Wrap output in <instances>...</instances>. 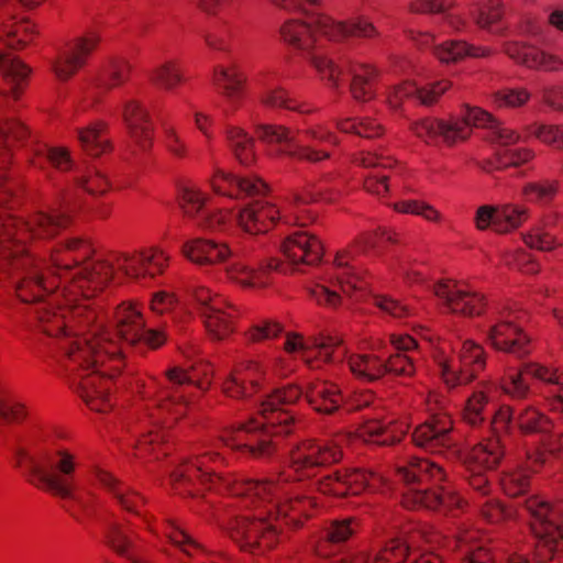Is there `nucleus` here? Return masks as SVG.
Returning a JSON list of instances; mask_svg holds the SVG:
<instances>
[{"label": "nucleus", "instance_id": "1", "mask_svg": "<svg viewBox=\"0 0 563 563\" xmlns=\"http://www.w3.org/2000/svg\"><path fill=\"white\" fill-rule=\"evenodd\" d=\"M74 211L67 198H60L47 211L33 214L27 221L0 216V269L9 279L19 299L36 305L59 288L69 305L71 321L87 324L95 313L87 306L75 305L76 296L89 299L111 278L113 267L108 262H90L93 253L88 241L73 238L52 252L49 266L30 254L24 243L29 238L48 239L70 223Z\"/></svg>", "mask_w": 563, "mask_h": 563}, {"label": "nucleus", "instance_id": "2", "mask_svg": "<svg viewBox=\"0 0 563 563\" xmlns=\"http://www.w3.org/2000/svg\"><path fill=\"white\" fill-rule=\"evenodd\" d=\"M224 464L223 455L212 449H205L190 459L181 462L172 473V483L177 494L198 497L205 490L228 493L243 499L245 507L255 509L253 516H240L231 521L228 530L230 538L244 552L263 554L272 550L280 540L283 527L276 520L269 504L280 492L273 489L269 498L240 494L239 484L263 483V481L245 479L236 474H221L219 468Z\"/></svg>", "mask_w": 563, "mask_h": 563}, {"label": "nucleus", "instance_id": "3", "mask_svg": "<svg viewBox=\"0 0 563 563\" xmlns=\"http://www.w3.org/2000/svg\"><path fill=\"white\" fill-rule=\"evenodd\" d=\"M34 314L44 333L58 338V349L62 353L59 361L68 371L85 373L95 368L92 373L78 374L79 380L75 378L73 385L77 384L81 398L92 410H108L111 407L107 398L111 378L99 367L104 364L106 358L117 354L114 345L108 342L104 334L91 339L78 334L70 336L64 331L70 327L65 309L57 313L52 309L35 308Z\"/></svg>", "mask_w": 563, "mask_h": 563}, {"label": "nucleus", "instance_id": "4", "mask_svg": "<svg viewBox=\"0 0 563 563\" xmlns=\"http://www.w3.org/2000/svg\"><path fill=\"white\" fill-rule=\"evenodd\" d=\"M301 396V387L295 384L275 389L262 401L256 417L223 429L219 441L230 450L256 459L273 455L277 450V439L289 435L296 427L295 416L279 406L292 405Z\"/></svg>", "mask_w": 563, "mask_h": 563}, {"label": "nucleus", "instance_id": "5", "mask_svg": "<svg viewBox=\"0 0 563 563\" xmlns=\"http://www.w3.org/2000/svg\"><path fill=\"white\" fill-rule=\"evenodd\" d=\"M11 450L16 465L26 472L31 484L64 500H73L85 508L84 500L75 492L76 460L71 453L66 450H56L37 455L20 440L12 444Z\"/></svg>", "mask_w": 563, "mask_h": 563}, {"label": "nucleus", "instance_id": "6", "mask_svg": "<svg viewBox=\"0 0 563 563\" xmlns=\"http://www.w3.org/2000/svg\"><path fill=\"white\" fill-rule=\"evenodd\" d=\"M342 451L332 441L306 440L291 450L289 464L286 470L273 478L264 479L263 483L239 484L240 494H249L269 498L273 489L283 490L284 484L303 481L316 475L317 470L322 466L339 462Z\"/></svg>", "mask_w": 563, "mask_h": 563}, {"label": "nucleus", "instance_id": "7", "mask_svg": "<svg viewBox=\"0 0 563 563\" xmlns=\"http://www.w3.org/2000/svg\"><path fill=\"white\" fill-rule=\"evenodd\" d=\"M350 251L338 252L333 261L335 272L307 284V294L316 305L336 309L343 305L344 297L352 298L366 290L365 278L361 272L350 266Z\"/></svg>", "mask_w": 563, "mask_h": 563}, {"label": "nucleus", "instance_id": "8", "mask_svg": "<svg viewBox=\"0 0 563 563\" xmlns=\"http://www.w3.org/2000/svg\"><path fill=\"white\" fill-rule=\"evenodd\" d=\"M525 506L531 516V528L538 538L534 559L539 563H547L555 553H563V519L559 509L543 497L531 496Z\"/></svg>", "mask_w": 563, "mask_h": 563}, {"label": "nucleus", "instance_id": "9", "mask_svg": "<svg viewBox=\"0 0 563 563\" xmlns=\"http://www.w3.org/2000/svg\"><path fill=\"white\" fill-rule=\"evenodd\" d=\"M432 292L449 313L476 318L487 311L486 295L464 280L440 279L433 284Z\"/></svg>", "mask_w": 563, "mask_h": 563}, {"label": "nucleus", "instance_id": "10", "mask_svg": "<svg viewBox=\"0 0 563 563\" xmlns=\"http://www.w3.org/2000/svg\"><path fill=\"white\" fill-rule=\"evenodd\" d=\"M418 534L430 549H422L415 544V536L410 540L400 538L390 539L382 548V560L387 563H442L440 555L433 549L445 545V538L433 527L424 526Z\"/></svg>", "mask_w": 563, "mask_h": 563}, {"label": "nucleus", "instance_id": "11", "mask_svg": "<svg viewBox=\"0 0 563 563\" xmlns=\"http://www.w3.org/2000/svg\"><path fill=\"white\" fill-rule=\"evenodd\" d=\"M520 312L503 309L486 333V343L498 352L523 357L530 354L531 340L522 329L519 319Z\"/></svg>", "mask_w": 563, "mask_h": 563}, {"label": "nucleus", "instance_id": "12", "mask_svg": "<svg viewBox=\"0 0 563 563\" xmlns=\"http://www.w3.org/2000/svg\"><path fill=\"white\" fill-rule=\"evenodd\" d=\"M437 363L445 385L455 387L472 383L486 367V352L479 343L465 340L455 360L443 354L438 355Z\"/></svg>", "mask_w": 563, "mask_h": 563}, {"label": "nucleus", "instance_id": "13", "mask_svg": "<svg viewBox=\"0 0 563 563\" xmlns=\"http://www.w3.org/2000/svg\"><path fill=\"white\" fill-rule=\"evenodd\" d=\"M165 376L175 387L163 388L150 399L151 406L158 411V415L150 412V417L154 420L153 423L162 422L166 428H170L187 411L189 400L180 393L179 387L189 385V368L173 366L165 372Z\"/></svg>", "mask_w": 563, "mask_h": 563}, {"label": "nucleus", "instance_id": "14", "mask_svg": "<svg viewBox=\"0 0 563 563\" xmlns=\"http://www.w3.org/2000/svg\"><path fill=\"white\" fill-rule=\"evenodd\" d=\"M257 137L268 144L288 143L285 155L302 163L319 164L331 158L325 147L310 144L291 143L292 132L289 128L278 124H260L255 129Z\"/></svg>", "mask_w": 563, "mask_h": 563}, {"label": "nucleus", "instance_id": "15", "mask_svg": "<svg viewBox=\"0 0 563 563\" xmlns=\"http://www.w3.org/2000/svg\"><path fill=\"white\" fill-rule=\"evenodd\" d=\"M504 54L516 65L530 70L559 73L563 70V57L527 41H507Z\"/></svg>", "mask_w": 563, "mask_h": 563}, {"label": "nucleus", "instance_id": "16", "mask_svg": "<svg viewBox=\"0 0 563 563\" xmlns=\"http://www.w3.org/2000/svg\"><path fill=\"white\" fill-rule=\"evenodd\" d=\"M284 493L285 487L274 497L269 507L282 527L299 529L316 515L319 508L318 499L303 493H291L279 498V495Z\"/></svg>", "mask_w": 563, "mask_h": 563}, {"label": "nucleus", "instance_id": "17", "mask_svg": "<svg viewBox=\"0 0 563 563\" xmlns=\"http://www.w3.org/2000/svg\"><path fill=\"white\" fill-rule=\"evenodd\" d=\"M266 371L257 360H246L235 365L222 384V393L232 399H245L262 388Z\"/></svg>", "mask_w": 563, "mask_h": 563}, {"label": "nucleus", "instance_id": "18", "mask_svg": "<svg viewBox=\"0 0 563 563\" xmlns=\"http://www.w3.org/2000/svg\"><path fill=\"white\" fill-rule=\"evenodd\" d=\"M314 26L322 36L333 42H341L349 37L372 40L379 36V31L372 21L362 15L346 21H336L330 15L318 14Z\"/></svg>", "mask_w": 563, "mask_h": 563}, {"label": "nucleus", "instance_id": "19", "mask_svg": "<svg viewBox=\"0 0 563 563\" xmlns=\"http://www.w3.org/2000/svg\"><path fill=\"white\" fill-rule=\"evenodd\" d=\"M211 84L228 102L227 113H234L244 97L247 76L236 63L217 64L212 68Z\"/></svg>", "mask_w": 563, "mask_h": 563}, {"label": "nucleus", "instance_id": "20", "mask_svg": "<svg viewBox=\"0 0 563 563\" xmlns=\"http://www.w3.org/2000/svg\"><path fill=\"white\" fill-rule=\"evenodd\" d=\"M407 11L415 15L442 14L444 25L455 33L470 29V14L457 0H410Z\"/></svg>", "mask_w": 563, "mask_h": 563}, {"label": "nucleus", "instance_id": "21", "mask_svg": "<svg viewBox=\"0 0 563 563\" xmlns=\"http://www.w3.org/2000/svg\"><path fill=\"white\" fill-rule=\"evenodd\" d=\"M99 41L100 36L91 31L69 43L51 63L55 76L59 80L69 79L85 65L87 57L97 47Z\"/></svg>", "mask_w": 563, "mask_h": 563}, {"label": "nucleus", "instance_id": "22", "mask_svg": "<svg viewBox=\"0 0 563 563\" xmlns=\"http://www.w3.org/2000/svg\"><path fill=\"white\" fill-rule=\"evenodd\" d=\"M209 185L216 195L234 199L263 195L268 189L266 183L255 175L238 177L219 167L213 169L209 178Z\"/></svg>", "mask_w": 563, "mask_h": 563}, {"label": "nucleus", "instance_id": "23", "mask_svg": "<svg viewBox=\"0 0 563 563\" xmlns=\"http://www.w3.org/2000/svg\"><path fill=\"white\" fill-rule=\"evenodd\" d=\"M181 254L194 265L206 267L227 264L234 252L227 242L195 238L183 244Z\"/></svg>", "mask_w": 563, "mask_h": 563}, {"label": "nucleus", "instance_id": "24", "mask_svg": "<svg viewBox=\"0 0 563 563\" xmlns=\"http://www.w3.org/2000/svg\"><path fill=\"white\" fill-rule=\"evenodd\" d=\"M452 430L451 417L446 412H439L415 429L412 441L417 446L438 452L442 448L453 445Z\"/></svg>", "mask_w": 563, "mask_h": 563}, {"label": "nucleus", "instance_id": "25", "mask_svg": "<svg viewBox=\"0 0 563 563\" xmlns=\"http://www.w3.org/2000/svg\"><path fill=\"white\" fill-rule=\"evenodd\" d=\"M360 530V522L355 517H345L330 520L324 525L314 542L313 551L318 556L329 558L338 549L351 540Z\"/></svg>", "mask_w": 563, "mask_h": 563}, {"label": "nucleus", "instance_id": "26", "mask_svg": "<svg viewBox=\"0 0 563 563\" xmlns=\"http://www.w3.org/2000/svg\"><path fill=\"white\" fill-rule=\"evenodd\" d=\"M165 537L195 563H229L223 552L213 551L192 539L185 529L175 521H168L164 529Z\"/></svg>", "mask_w": 563, "mask_h": 563}, {"label": "nucleus", "instance_id": "27", "mask_svg": "<svg viewBox=\"0 0 563 563\" xmlns=\"http://www.w3.org/2000/svg\"><path fill=\"white\" fill-rule=\"evenodd\" d=\"M282 252L295 265H314L320 262L323 255V245L316 234L308 231H297L284 240Z\"/></svg>", "mask_w": 563, "mask_h": 563}, {"label": "nucleus", "instance_id": "28", "mask_svg": "<svg viewBox=\"0 0 563 563\" xmlns=\"http://www.w3.org/2000/svg\"><path fill=\"white\" fill-rule=\"evenodd\" d=\"M279 218L280 212L274 203L256 200L240 210L236 222L245 233L262 234L268 232Z\"/></svg>", "mask_w": 563, "mask_h": 563}, {"label": "nucleus", "instance_id": "29", "mask_svg": "<svg viewBox=\"0 0 563 563\" xmlns=\"http://www.w3.org/2000/svg\"><path fill=\"white\" fill-rule=\"evenodd\" d=\"M351 74L350 93L357 102H369L375 99L380 76L378 68L369 63L349 62Z\"/></svg>", "mask_w": 563, "mask_h": 563}, {"label": "nucleus", "instance_id": "30", "mask_svg": "<svg viewBox=\"0 0 563 563\" xmlns=\"http://www.w3.org/2000/svg\"><path fill=\"white\" fill-rule=\"evenodd\" d=\"M316 16L311 22L302 19H287L278 29V40L295 51H309L316 44V34L320 32L314 26Z\"/></svg>", "mask_w": 563, "mask_h": 563}, {"label": "nucleus", "instance_id": "31", "mask_svg": "<svg viewBox=\"0 0 563 563\" xmlns=\"http://www.w3.org/2000/svg\"><path fill=\"white\" fill-rule=\"evenodd\" d=\"M495 54L489 46L464 40H446L433 46V56L442 64H456L465 58H488Z\"/></svg>", "mask_w": 563, "mask_h": 563}, {"label": "nucleus", "instance_id": "32", "mask_svg": "<svg viewBox=\"0 0 563 563\" xmlns=\"http://www.w3.org/2000/svg\"><path fill=\"white\" fill-rule=\"evenodd\" d=\"M505 456V449L499 438L484 439L464 456V463L468 471L495 470Z\"/></svg>", "mask_w": 563, "mask_h": 563}, {"label": "nucleus", "instance_id": "33", "mask_svg": "<svg viewBox=\"0 0 563 563\" xmlns=\"http://www.w3.org/2000/svg\"><path fill=\"white\" fill-rule=\"evenodd\" d=\"M305 397L316 411L332 413L340 408L343 396L338 385L322 379L307 384Z\"/></svg>", "mask_w": 563, "mask_h": 563}, {"label": "nucleus", "instance_id": "34", "mask_svg": "<svg viewBox=\"0 0 563 563\" xmlns=\"http://www.w3.org/2000/svg\"><path fill=\"white\" fill-rule=\"evenodd\" d=\"M397 472L407 485L440 483L445 479V472L437 462L429 459L411 457Z\"/></svg>", "mask_w": 563, "mask_h": 563}, {"label": "nucleus", "instance_id": "35", "mask_svg": "<svg viewBox=\"0 0 563 563\" xmlns=\"http://www.w3.org/2000/svg\"><path fill=\"white\" fill-rule=\"evenodd\" d=\"M342 345L343 339L339 335L310 336L309 350L301 361L311 371L321 369L323 365L333 363L334 353Z\"/></svg>", "mask_w": 563, "mask_h": 563}, {"label": "nucleus", "instance_id": "36", "mask_svg": "<svg viewBox=\"0 0 563 563\" xmlns=\"http://www.w3.org/2000/svg\"><path fill=\"white\" fill-rule=\"evenodd\" d=\"M210 200V195L198 184L185 180L177 186L176 201L183 216L196 220Z\"/></svg>", "mask_w": 563, "mask_h": 563}, {"label": "nucleus", "instance_id": "37", "mask_svg": "<svg viewBox=\"0 0 563 563\" xmlns=\"http://www.w3.org/2000/svg\"><path fill=\"white\" fill-rule=\"evenodd\" d=\"M346 364L351 374L363 383H373L386 375L385 360L374 353H353Z\"/></svg>", "mask_w": 563, "mask_h": 563}, {"label": "nucleus", "instance_id": "38", "mask_svg": "<svg viewBox=\"0 0 563 563\" xmlns=\"http://www.w3.org/2000/svg\"><path fill=\"white\" fill-rule=\"evenodd\" d=\"M346 496L360 495L364 492L384 493L388 486L387 479L379 473L363 468H343Z\"/></svg>", "mask_w": 563, "mask_h": 563}, {"label": "nucleus", "instance_id": "39", "mask_svg": "<svg viewBox=\"0 0 563 563\" xmlns=\"http://www.w3.org/2000/svg\"><path fill=\"white\" fill-rule=\"evenodd\" d=\"M147 79L154 87L174 91L187 81L180 59H167L154 66L147 74Z\"/></svg>", "mask_w": 563, "mask_h": 563}, {"label": "nucleus", "instance_id": "40", "mask_svg": "<svg viewBox=\"0 0 563 563\" xmlns=\"http://www.w3.org/2000/svg\"><path fill=\"white\" fill-rule=\"evenodd\" d=\"M224 275L228 280L243 289L258 290L271 285V278L266 277L263 271H257L241 261L227 263Z\"/></svg>", "mask_w": 563, "mask_h": 563}, {"label": "nucleus", "instance_id": "41", "mask_svg": "<svg viewBox=\"0 0 563 563\" xmlns=\"http://www.w3.org/2000/svg\"><path fill=\"white\" fill-rule=\"evenodd\" d=\"M27 134V129L19 121L9 118L0 119V142L5 143L4 148L0 147V189H3L5 196L11 194V189L2 185V174L10 162L9 145L11 141L22 142ZM2 202L3 199L0 198V203Z\"/></svg>", "mask_w": 563, "mask_h": 563}, {"label": "nucleus", "instance_id": "42", "mask_svg": "<svg viewBox=\"0 0 563 563\" xmlns=\"http://www.w3.org/2000/svg\"><path fill=\"white\" fill-rule=\"evenodd\" d=\"M30 71V68L20 59L0 52V78L9 87L8 92L14 99H16L22 91ZM2 93H7V90H3Z\"/></svg>", "mask_w": 563, "mask_h": 563}, {"label": "nucleus", "instance_id": "43", "mask_svg": "<svg viewBox=\"0 0 563 563\" xmlns=\"http://www.w3.org/2000/svg\"><path fill=\"white\" fill-rule=\"evenodd\" d=\"M464 9L470 14V23L473 21L478 29L485 31L490 30L505 16L503 0H474L470 9Z\"/></svg>", "mask_w": 563, "mask_h": 563}, {"label": "nucleus", "instance_id": "44", "mask_svg": "<svg viewBox=\"0 0 563 563\" xmlns=\"http://www.w3.org/2000/svg\"><path fill=\"white\" fill-rule=\"evenodd\" d=\"M208 336L213 341L228 339L235 330V309L229 302V307L205 313L202 317Z\"/></svg>", "mask_w": 563, "mask_h": 563}, {"label": "nucleus", "instance_id": "45", "mask_svg": "<svg viewBox=\"0 0 563 563\" xmlns=\"http://www.w3.org/2000/svg\"><path fill=\"white\" fill-rule=\"evenodd\" d=\"M228 146L236 161L244 166H251L256 161L254 140L244 129L229 124L224 129Z\"/></svg>", "mask_w": 563, "mask_h": 563}, {"label": "nucleus", "instance_id": "46", "mask_svg": "<svg viewBox=\"0 0 563 563\" xmlns=\"http://www.w3.org/2000/svg\"><path fill=\"white\" fill-rule=\"evenodd\" d=\"M136 533L129 527L111 523L107 530L109 545L129 563L137 562V544L134 541Z\"/></svg>", "mask_w": 563, "mask_h": 563}, {"label": "nucleus", "instance_id": "47", "mask_svg": "<svg viewBox=\"0 0 563 563\" xmlns=\"http://www.w3.org/2000/svg\"><path fill=\"white\" fill-rule=\"evenodd\" d=\"M350 60L336 62L333 58L314 54L310 57V65L317 71L319 78L332 90H340L344 82V67Z\"/></svg>", "mask_w": 563, "mask_h": 563}, {"label": "nucleus", "instance_id": "48", "mask_svg": "<svg viewBox=\"0 0 563 563\" xmlns=\"http://www.w3.org/2000/svg\"><path fill=\"white\" fill-rule=\"evenodd\" d=\"M140 316L141 311L136 303H122L117 310V334L128 345H135L141 338Z\"/></svg>", "mask_w": 563, "mask_h": 563}, {"label": "nucleus", "instance_id": "49", "mask_svg": "<svg viewBox=\"0 0 563 563\" xmlns=\"http://www.w3.org/2000/svg\"><path fill=\"white\" fill-rule=\"evenodd\" d=\"M536 153L529 147L507 148L496 154V163L486 159L478 163V167L485 173L501 170L508 167H520L533 161Z\"/></svg>", "mask_w": 563, "mask_h": 563}, {"label": "nucleus", "instance_id": "50", "mask_svg": "<svg viewBox=\"0 0 563 563\" xmlns=\"http://www.w3.org/2000/svg\"><path fill=\"white\" fill-rule=\"evenodd\" d=\"M530 218V209L520 203H504L497 206V222L495 232L507 234L521 228Z\"/></svg>", "mask_w": 563, "mask_h": 563}, {"label": "nucleus", "instance_id": "51", "mask_svg": "<svg viewBox=\"0 0 563 563\" xmlns=\"http://www.w3.org/2000/svg\"><path fill=\"white\" fill-rule=\"evenodd\" d=\"M563 455V432L553 433L541 440L540 445L527 459L534 471H539L551 460H558Z\"/></svg>", "mask_w": 563, "mask_h": 563}, {"label": "nucleus", "instance_id": "52", "mask_svg": "<svg viewBox=\"0 0 563 563\" xmlns=\"http://www.w3.org/2000/svg\"><path fill=\"white\" fill-rule=\"evenodd\" d=\"M441 487L416 488L408 487L402 494L401 504L405 508L417 510H439L441 506Z\"/></svg>", "mask_w": 563, "mask_h": 563}, {"label": "nucleus", "instance_id": "53", "mask_svg": "<svg viewBox=\"0 0 563 563\" xmlns=\"http://www.w3.org/2000/svg\"><path fill=\"white\" fill-rule=\"evenodd\" d=\"M90 472L99 484L118 500L122 508L134 511L135 494H131L124 485L119 483L117 478L98 465H92Z\"/></svg>", "mask_w": 563, "mask_h": 563}, {"label": "nucleus", "instance_id": "54", "mask_svg": "<svg viewBox=\"0 0 563 563\" xmlns=\"http://www.w3.org/2000/svg\"><path fill=\"white\" fill-rule=\"evenodd\" d=\"M261 103L268 108H284L300 114H311L316 110L309 103L291 98L283 87L265 90L261 96Z\"/></svg>", "mask_w": 563, "mask_h": 563}, {"label": "nucleus", "instance_id": "55", "mask_svg": "<svg viewBox=\"0 0 563 563\" xmlns=\"http://www.w3.org/2000/svg\"><path fill=\"white\" fill-rule=\"evenodd\" d=\"M79 142L86 153L100 156L110 148L106 123L98 121L78 132Z\"/></svg>", "mask_w": 563, "mask_h": 563}, {"label": "nucleus", "instance_id": "56", "mask_svg": "<svg viewBox=\"0 0 563 563\" xmlns=\"http://www.w3.org/2000/svg\"><path fill=\"white\" fill-rule=\"evenodd\" d=\"M516 424L522 434L547 433L553 428L552 420L538 408L525 407L516 417Z\"/></svg>", "mask_w": 563, "mask_h": 563}, {"label": "nucleus", "instance_id": "57", "mask_svg": "<svg viewBox=\"0 0 563 563\" xmlns=\"http://www.w3.org/2000/svg\"><path fill=\"white\" fill-rule=\"evenodd\" d=\"M394 428L393 421L368 420L358 429V435L365 442L389 445L400 440V437L394 434Z\"/></svg>", "mask_w": 563, "mask_h": 563}, {"label": "nucleus", "instance_id": "58", "mask_svg": "<svg viewBox=\"0 0 563 563\" xmlns=\"http://www.w3.org/2000/svg\"><path fill=\"white\" fill-rule=\"evenodd\" d=\"M233 37L234 32L231 23L222 20L214 27L205 32L203 43L211 52L230 54L232 52Z\"/></svg>", "mask_w": 563, "mask_h": 563}, {"label": "nucleus", "instance_id": "59", "mask_svg": "<svg viewBox=\"0 0 563 563\" xmlns=\"http://www.w3.org/2000/svg\"><path fill=\"white\" fill-rule=\"evenodd\" d=\"M559 191V183L552 179H541L526 183L521 188L525 200L533 203H549Z\"/></svg>", "mask_w": 563, "mask_h": 563}, {"label": "nucleus", "instance_id": "60", "mask_svg": "<svg viewBox=\"0 0 563 563\" xmlns=\"http://www.w3.org/2000/svg\"><path fill=\"white\" fill-rule=\"evenodd\" d=\"M489 98L490 103L497 109H517L529 102L531 93L525 87H506L494 91Z\"/></svg>", "mask_w": 563, "mask_h": 563}, {"label": "nucleus", "instance_id": "61", "mask_svg": "<svg viewBox=\"0 0 563 563\" xmlns=\"http://www.w3.org/2000/svg\"><path fill=\"white\" fill-rule=\"evenodd\" d=\"M34 35V27L31 22L23 20L13 23H2L0 37L5 38L12 48H22L27 45Z\"/></svg>", "mask_w": 563, "mask_h": 563}, {"label": "nucleus", "instance_id": "62", "mask_svg": "<svg viewBox=\"0 0 563 563\" xmlns=\"http://www.w3.org/2000/svg\"><path fill=\"white\" fill-rule=\"evenodd\" d=\"M501 262L509 269L518 271L526 275H534L540 272V264L533 255L522 249L505 251L501 254Z\"/></svg>", "mask_w": 563, "mask_h": 563}, {"label": "nucleus", "instance_id": "63", "mask_svg": "<svg viewBox=\"0 0 563 563\" xmlns=\"http://www.w3.org/2000/svg\"><path fill=\"white\" fill-rule=\"evenodd\" d=\"M522 366L519 369L508 368L500 378L501 390L516 400L526 399L530 393V386L523 379Z\"/></svg>", "mask_w": 563, "mask_h": 563}, {"label": "nucleus", "instance_id": "64", "mask_svg": "<svg viewBox=\"0 0 563 563\" xmlns=\"http://www.w3.org/2000/svg\"><path fill=\"white\" fill-rule=\"evenodd\" d=\"M284 332V325L274 319H263L253 323L244 338L250 343H263L278 338Z\"/></svg>", "mask_w": 563, "mask_h": 563}]
</instances>
